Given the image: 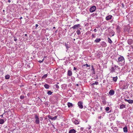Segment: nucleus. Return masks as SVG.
<instances>
[{
  "instance_id": "1",
  "label": "nucleus",
  "mask_w": 133,
  "mask_h": 133,
  "mask_svg": "<svg viewBox=\"0 0 133 133\" xmlns=\"http://www.w3.org/2000/svg\"><path fill=\"white\" fill-rule=\"evenodd\" d=\"M119 69L120 68L118 66L115 64H114L113 63H112V65L110 70V72L113 73V72H116V70H119Z\"/></svg>"
},
{
  "instance_id": "2",
  "label": "nucleus",
  "mask_w": 133,
  "mask_h": 133,
  "mask_svg": "<svg viewBox=\"0 0 133 133\" xmlns=\"http://www.w3.org/2000/svg\"><path fill=\"white\" fill-rule=\"evenodd\" d=\"M118 64L120 65L121 66H122L124 64L125 60L124 57L122 56H120L118 58L117 61Z\"/></svg>"
},
{
  "instance_id": "3",
  "label": "nucleus",
  "mask_w": 133,
  "mask_h": 133,
  "mask_svg": "<svg viewBox=\"0 0 133 133\" xmlns=\"http://www.w3.org/2000/svg\"><path fill=\"white\" fill-rule=\"evenodd\" d=\"M119 85L120 88L122 89H125L128 87V85L127 83L124 81H122L120 82Z\"/></svg>"
},
{
  "instance_id": "4",
  "label": "nucleus",
  "mask_w": 133,
  "mask_h": 133,
  "mask_svg": "<svg viewBox=\"0 0 133 133\" xmlns=\"http://www.w3.org/2000/svg\"><path fill=\"white\" fill-rule=\"evenodd\" d=\"M35 123L37 124H39L40 122L39 118V116L38 115H35Z\"/></svg>"
},
{
  "instance_id": "5",
  "label": "nucleus",
  "mask_w": 133,
  "mask_h": 133,
  "mask_svg": "<svg viewBox=\"0 0 133 133\" xmlns=\"http://www.w3.org/2000/svg\"><path fill=\"white\" fill-rule=\"evenodd\" d=\"M96 6L93 5L90 8L89 10L91 12H92L96 10Z\"/></svg>"
},
{
  "instance_id": "6",
  "label": "nucleus",
  "mask_w": 133,
  "mask_h": 133,
  "mask_svg": "<svg viewBox=\"0 0 133 133\" xmlns=\"http://www.w3.org/2000/svg\"><path fill=\"white\" fill-rule=\"evenodd\" d=\"M83 102L81 101H79L77 104L78 105L79 108L81 109H82L83 108Z\"/></svg>"
},
{
  "instance_id": "7",
  "label": "nucleus",
  "mask_w": 133,
  "mask_h": 133,
  "mask_svg": "<svg viewBox=\"0 0 133 133\" xmlns=\"http://www.w3.org/2000/svg\"><path fill=\"white\" fill-rule=\"evenodd\" d=\"M72 121L76 125L78 124L79 123L80 121L74 119H72Z\"/></svg>"
},
{
  "instance_id": "8",
  "label": "nucleus",
  "mask_w": 133,
  "mask_h": 133,
  "mask_svg": "<svg viewBox=\"0 0 133 133\" xmlns=\"http://www.w3.org/2000/svg\"><path fill=\"white\" fill-rule=\"evenodd\" d=\"M80 26H81V25L79 24H76V25H74L72 27V28L74 29H78V28Z\"/></svg>"
},
{
  "instance_id": "9",
  "label": "nucleus",
  "mask_w": 133,
  "mask_h": 133,
  "mask_svg": "<svg viewBox=\"0 0 133 133\" xmlns=\"http://www.w3.org/2000/svg\"><path fill=\"white\" fill-rule=\"evenodd\" d=\"M109 93L110 95H112L114 94L115 92L113 90L111 89L110 90Z\"/></svg>"
},
{
  "instance_id": "10",
  "label": "nucleus",
  "mask_w": 133,
  "mask_h": 133,
  "mask_svg": "<svg viewBox=\"0 0 133 133\" xmlns=\"http://www.w3.org/2000/svg\"><path fill=\"white\" fill-rule=\"evenodd\" d=\"M112 17V15H109L106 17V20L107 21H108L109 20H110L111 19Z\"/></svg>"
},
{
  "instance_id": "11",
  "label": "nucleus",
  "mask_w": 133,
  "mask_h": 133,
  "mask_svg": "<svg viewBox=\"0 0 133 133\" xmlns=\"http://www.w3.org/2000/svg\"><path fill=\"white\" fill-rule=\"evenodd\" d=\"M81 30V28H78L77 29V30L76 31V32L78 35H79L81 34V32L80 31Z\"/></svg>"
},
{
  "instance_id": "12",
  "label": "nucleus",
  "mask_w": 133,
  "mask_h": 133,
  "mask_svg": "<svg viewBox=\"0 0 133 133\" xmlns=\"http://www.w3.org/2000/svg\"><path fill=\"white\" fill-rule=\"evenodd\" d=\"M101 45L104 47H105L107 45L106 43L104 42H101Z\"/></svg>"
},
{
  "instance_id": "13",
  "label": "nucleus",
  "mask_w": 133,
  "mask_h": 133,
  "mask_svg": "<svg viewBox=\"0 0 133 133\" xmlns=\"http://www.w3.org/2000/svg\"><path fill=\"white\" fill-rule=\"evenodd\" d=\"M76 131L74 129H71L70 130L69 133H76Z\"/></svg>"
},
{
  "instance_id": "14",
  "label": "nucleus",
  "mask_w": 133,
  "mask_h": 133,
  "mask_svg": "<svg viewBox=\"0 0 133 133\" xmlns=\"http://www.w3.org/2000/svg\"><path fill=\"white\" fill-rule=\"evenodd\" d=\"M72 75V71L70 70H68V75L70 76H71Z\"/></svg>"
},
{
  "instance_id": "15",
  "label": "nucleus",
  "mask_w": 133,
  "mask_h": 133,
  "mask_svg": "<svg viewBox=\"0 0 133 133\" xmlns=\"http://www.w3.org/2000/svg\"><path fill=\"white\" fill-rule=\"evenodd\" d=\"M123 130L124 132L127 133L128 132L127 128V126H126L123 128Z\"/></svg>"
},
{
  "instance_id": "16",
  "label": "nucleus",
  "mask_w": 133,
  "mask_h": 133,
  "mask_svg": "<svg viewBox=\"0 0 133 133\" xmlns=\"http://www.w3.org/2000/svg\"><path fill=\"white\" fill-rule=\"evenodd\" d=\"M44 86L45 88L46 89H49L50 87L49 85L46 84H45Z\"/></svg>"
},
{
  "instance_id": "17",
  "label": "nucleus",
  "mask_w": 133,
  "mask_h": 133,
  "mask_svg": "<svg viewBox=\"0 0 133 133\" xmlns=\"http://www.w3.org/2000/svg\"><path fill=\"white\" fill-rule=\"evenodd\" d=\"M126 107L125 106V105H124L123 104L121 105L120 106V109H122L124 108H125Z\"/></svg>"
},
{
  "instance_id": "18",
  "label": "nucleus",
  "mask_w": 133,
  "mask_h": 133,
  "mask_svg": "<svg viewBox=\"0 0 133 133\" xmlns=\"http://www.w3.org/2000/svg\"><path fill=\"white\" fill-rule=\"evenodd\" d=\"M101 39L100 38H97L94 41V42L96 43H99L101 41Z\"/></svg>"
},
{
  "instance_id": "19",
  "label": "nucleus",
  "mask_w": 133,
  "mask_h": 133,
  "mask_svg": "<svg viewBox=\"0 0 133 133\" xmlns=\"http://www.w3.org/2000/svg\"><path fill=\"white\" fill-rule=\"evenodd\" d=\"M118 78L117 76L115 77H113L112 80L114 81V82H116Z\"/></svg>"
},
{
  "instance_id": "20",
  "label": "nucleus",
  "mask_w": 133,
  "mask_h": 133,
  "mask_svg": "<svg viewBox=\"0 0 133 133\" xmlns=\"http://www.w3.org/2000/svg\"><path fill=\"white\" fill-rule=\"evenodd\" d=\"M68 107H73V104L70 102H68Z\"/></svg>"
},
{
  "instance_id": "21",
  "label": "nucleus",
  "mask_w": 133,
  "mask_h": 133,
  "mask_svg": "<svg viewBox=\"0 0 133 133\" xmlns=\"http://www.w3.org/2000/svg\"><path fill=\"white\" fill-rule=\"evenodd\" d=\"M132 40L131 39H128V43L129 44L131 45L132 44Z\"/></svg>"
},
{
  "instance_id": "22",
  "label": "nucleus",
  "mask_w": 133,
  "mask_h": 133,
  "mask_svg": "<svg viewBox=\"0 0 133 133\" xmlns=\"http://www.w3.org/2000/svg\"><path fill=\"white\" fill-rule=\"evenodd\" d=\"M52 93L53 92H51V91L49 90L48 91L47 94H48L49 95H51L52 94Z\"/></svg>"
},
{
  "instance_id": "23",
  "label": "nucleus",
  "mask_w": 133,
  "mask_h": 133,
  "mask_svg": "<svg viewBox=\"0 0 133 133\" xmlns=\"http://www.w3.org/2000/svg\"><path fill=\"white\" fill-rule=\"evenodd\" d=\"M4 121L3 119H0V124H2L4 123Z\"/></svg>"
},
{
  "instance_id": "24",
  "label": "nucleus",
  "mask_w": 133,
  "mask_h": 133,
  "mask_svg": "<svg viewBox=\"0 0 133 133\" xmlns=\"http://www.w3.org/2000/svg\"><path fill=\"white\" fill-rule=\"evenodd\" d=\"M98 84V83L97 82H95L94 83H93L91 84V85H97Z\"/></svg>"
},
{
  "instance_id": "25",
  "label": "nucleus",
  "mask_w": 133,
  "mask_h": 133,
  "mask_svg": "<svg viewBox=\"0 0 133 133\" xmlns=\"http://www.w3.org/2000/svg\"><path fill=\"white\" fill-rule=\"evenodd\" d=\"M128 103L129 104H132L133 103V100L131 99H128Z\"/></svg>"
},
{
  "instance_id": "26",
  "label": "nucleus",
  "mask_w": 133,
  "mask_h": 133,
  "mask_svg": "<svg viewBox=\"0 0 133 133\" xmlns=\"http://www.w3.org/2000/svg\"><path fill=\"white\" fill-rule=\"evenodd\" d=\"M10 76L9 75H7L5 76V79H8L9 78Z\"/></svg>"
},
{
  "instance_id": "27",
  "label": "nucleus",
  "mask_w": 133,
  "mask_h": 133,
  "mask_svg": "<svg viewBox=\"0 0 133 133\" xmlns=\"http://www.w3.org/2000/svg\"><path fill=\"white\" fill-rule=\"evenodd\" d=\"M47 74H45V75H44L42 77V78L43 79H45V78H46L47 76Z\"/></svg>"
},
{
  "instance_id": "28",
  "label": "nucleus",
  "mask_w": 133,
  "mask_h": 133,
  "mask_svg": "<svg viewBox=\"0 0 133 133\" xmlns=\"http://www.w3.org/2000/svg\"><path fill=\"white\" fill-rule=\"evenodd\" d=\"M86 66L87 67L89 68H88V69H90V65H88L87 64H84L83 65V66Z\"/></svg>"
},
{
  "instance_id": "29",
  "label": "nucleus",
  "mask_w": 133,
  "mask_h": 133,
  "mask_svg": "<svg viewBox=\"0 0 133 133\" xmlns=\"http://www.w3.org/2000/svg\"><path fill=\"white\" fill-rule=\"evenodd\" d=\"M108 42L110 44L112 42V41L111 40V39L109 37L108 38Z\"/></svg>"
},
{
  "instance_id": "30",
  "label": "nucleus",
  "mask_w": 133,
  "mask_h": 133,
  "mask_svg": "<svg viewBox=\"0 0 133 133\" xmlns=\"http://www.w3.org/2000/svg\"><path fill=\"white\" fill-rule=\"evenodd\" d=\"M57 117V116H55L54 117H52V120H55L56 119Z\"/></svg>"
},
{
  "instance_id": "31",
  "label": "nucleus",
  "mask_w": 133,
  "mask_h": 133,
  "mask_svg": "<svg viewBox=\"0 0 133 133\" xmlns=\"http://www.w3.org/2000/svg\"><path fill=\"white\" fill-rule=\"evenodd\" d=\"M110 110V108L109 107H107L105 108V110L106 111H108Z\"/></svg>"
},
{
  "instance_id": "32",
  "label": "nucleus",
  "mask_w": 133,
  "mask_h": 133,
  "mask_svg": "<svg viewBox=\"0 0 133 133\" xmlns=\"http://www.w3.org/2000/svg\"><path fill=\"white\" fill-rule=\"evenodd\" d=\"M54 86L56 88H57V89H59V86L57 84H55L54 85Z\"/></svg>"
},
{
  "instance_id": "33",
  "label": "nucleus",
  "mask_w": 133,
  "mask_h": 133,
  "mask_svg": "<svg viewBox=\"0 0 133 133\" xmlns=\"http://www.w3.org/2000/svg\"><path fill=\"white\" fill-rule=\"evenodd\" d=\"M48 117L49 118L52 120V116H51L50 115H48Z\"/></svg>"
},
{
  "instance_id": "34",
  "label": "nucleus",
  "mask_w": 133,
  "mask_h": 133,
  "mask_svg": "<svg viewBox=\"0 0 133 133\" xmlns=\"http://www.w3.org/2000/svg\"><path fill=\"white\" fill-rule=\"evenodd\" d=\"M65 46L66 47V48L67 49H68L69 47L68 45L67 44H65Z\"/></svg>"
},
{
  "instance_id": "35",
  "label": "nucleus",
  "mask_w": 133,
  "mask_h": 133,
  "mask_svg": "<svg viewBox=\"0 0 133 133\" xmlns=\"http://www.w3.org/2000/svg\"><path fill=\"white\" fill-rule=\"evenodd\" d=\"M62 88L63 89H65L66 87L65 86V87H64V85H61Z\"/></svg>"
},
{
  "instance_id": "36",
  "label": "nucleus",
  "mask_w": 133,
  "mask_h": 133,
  "mask_svg": "<svg viewBox=\"0 0 133 133\" xmlns=\"http://www.w3.org/2000/svg\"><path fill=\"white\" fill-rule=\"evenodd\" d=\"M24 97L23 95H21L20 96V98L21 99H23L24 98Z\"/></svg>"
},
{
  "instance_id": "37",
  "label": "nucleus",
  "mask_w": 133,
  "mask_h": 133,
  "mask_svg": "<svg viewBox=\"0 0 133 133\" xmlns=\"http://www.w3.org/2000/svg\"><path fill=\"white\" fill-rule=\"evenodd\" d=\"M91 128V126H90L89 125V127H87L86 128V129L87 130H89Z\"/></svg>"
},
{
  "instance_id": "38",
  "label": "nucleus",
  "mask_w": 133,
  "mask_h": 133,
  "mask_svg": "<svg viewBox=\"0 0 133 133\" xmlns=\"http://www.w3.org/2000/svg\"><path fill=\"white\" fill-rule=\"evenodd\" d=\"M92 38H95V34H92Z\"/></svg>"
},
{
  "instance_id": "39",
  "label": "nucleus",
  "mask_w": 133,
  "mask_h": 133,
  "mask_svg": "<svg viewBox=\"0 0 133 133\" xmlns=\"http://www.w3.org/2000/svg\"><path fill=\"white\" fill-rule=\"evenodd\" d=\"M44 60V59H43L42 60H39L38 61V62H39L40 63H41Z\"/></svg>"
},
{
  "instance_id": "40",
  "label": "nucleus",
  "mask_w": 133,
  "mask_h": 133,
  "mask_svg": "<svg viewBox=\"0 0 133 133\" xmlns=\"http://www.w3.org/2000/svg\"><path fill=\"white\" fill-rule=\"evenodd\" d=\"M80 130L81 131H83L84 130V128H80Z\"/></svg>"
},
{
  "instance_id": "41",
  "label": "nucleus",
  "mask_w": 133,
  "mask_h": 133,
  "mask_svg": "<svg viewBox=\"0 0 133 133\" xmlns=\"http://www.w3.org/2000/svg\"><path fill=\"white\" fill-rule=\"evenodd\" d=\"M92 70H93V71H94V66H92Z\"/></svg>"
},
{
  "instance_id": "42",
  "label": "nucleus",
  "mask_w": 133,
  "mask_h": 133,
  "mask_svg": "<svg viewBox=\"0 0 133 133\" xmlns=\"http://www.w3.org/2000/svg\"><path fill=\"white\" fill-rule=\"evenodd\" d=\"M114 128L115 129V130H116V132H117V131L118 130L115 127Z\"/></svg>"
},
{
  "instance_id": "43",
  "label": "nucleus",
  "mask_w": 133,
  "mask_h": 133,
  "mask_svg": "<svg viewBox=\"0 0 133 133\" xmlns=\"http://www.w3.org/2000/svg\"><path fill=\"white\" fill-rule=\"evenodd\" d=\"M94 31L95 32H96L97 31V30L96 29H95L94 30Z\"/></svg>"
},
{
  "instance_id": "44",
  "label": "nucleus",
  "mask_w": 133,
  "mask_h": 133,
  "mask_svg": "<svg viewBox=\"0 0 133 133\" xmlns=\"http://www.w3.org/2000/svg\"><path fill=\"white\" fill-rule=\"evenodd\" d=\"M124 100L125 101L128 102V99H124Z\"/></svg>"
},
{
  "instance_id": "45",
  "label": "nucleus",
  "mask_w": 133,
  "mask_h": 133,
  "mask_svg": "<svg viewBox=\"0 0 133 133\" xmlns=\"http://www.w3.org/2000/svg\"><path fill=\"white\" fill-rule=\"evenodd\" d=\"M119 26H117V28H116L117 29H119Z\"/></svg>"
},
{
  "instance_id": "46",
  "label": "nucleus",
  "mask_w": 133,
  "mask_h": 133,
  "mask_svg": "<svg viewBox=\"0 0 133 133\" xmlns=\"http://www.w3.org/2000/svg\"><path fill=\"white\" fill-rule=\"evenodd\" d=\"M38 24H36V28L38 26Z\"/></svg>"
},
{
  "instance_id": "47",
  "label": "nucleus",
  "mask_w": 133,
  "mask_h": 133,
  "mask_svg": "<svg viewBox=\"0 0 133 133\" xmlns=\"http://www.w3.org/2000/svg\"><path fill=\"white\" fill-rule=\"evenodd\" d=\"M17 39L16 38H15L14 39V40L15 41H17Z\"/></svg>"
},
{
  "instance_id": "48",
  "label": "nucleus",
  "mask_w": 133,
  "mask_h": 133,
  "mask_svg": "<svg viewBox=\"0 0 133 133\" xmlns=\"http://www.w3.org/2000/svg\"><path fill=\"white\" fill-rule=\"evenodd\" d=\"M77 69V68L75 67H74V70H76Z\"/></svg>"
},
{
  "instance_id": "49",
  "label": "nucleus",
  "mask_w": 133,
  "mask_h": 133,
  "mask_svg": "<svg viewBox=\"0 0 133 133\" xmlns=\"http://www.w3.org/2000/svg\"><path fill=\"white\" fill-rule=\"evenodd\" d=\"M101 116H100L99 117V119H101Z\"/></svg>"
},
{
  "instance_id": "50",
  "label": "nucleus",
  "mask_w": 133,
  "mask_h": 133,
  "mask_svg": "<svg viewBox=\"0 0 133 133\" xmlns=\"http://www.w3.org/2000/svg\"><path fill=\"white\" fill-rule=\"evenodd\" d=\"M8 2L9 3H10V2H11V1H10V0H9L8 1Z\"/></svg>"
},
{
  "instance_id": "51",
  "label": "nucleus",
  "mask_w": 133,
  "mask_h": 133,
  "mask_svg": "<svg viewBox=\"0 0 133 133\" xmlns=\"http://www.w3.org/2000/svg\"><path fill=\"white\" fill-rule=\"evenodd\" d=\"M22 17H21L20 18V19H22Z\"/></svg>"
},
{
  "instance_id": "52",
  "label": "nucleus",
  "mask_w": 133,
  "mask_h": 133,
  "mask_svg": "<svg viewBox=\"0 0 133 133\" xmlns=\"http://www.w3.org/2000/svg\"><path fill=\"white\" fill-rule=\"evenodd\" d=\"M24 35H25V36H27V34H25Z\"/></svg>"
},
{
  "instance_id": "53",
  "label": "nucleus",
  "mask_w": 133,
  "mask_h": 133,
  "mask_svg": "<svg viewBox=\"0 0 133 133\" xmlns=\"http://www.w3.org/2000/svg\"><path fill=\"white\" fill-rule=\"evenodd\" d=\"M79 85L78 84H76V86H78Z\"/></svg>"
},
{
  "instance_id": "54",
  "label": "nucleus",
  "mask_w": 133,
  "mask_h": 133,
  "mask_svg": "<svg viewBox=\"0 0 133 133\" xmlns=\"http://www.w3.org/2000/svg\"><path fill=\"white\" fill-rule=\"evenodd\" d=\"M55 27H53V29H55Z\"/></svg>"
},
{
  "instance_id": "55",
  "label": "nucleus",
  "mask_w": 133,
  "mask_h": 133,
  "mask_svg": "<svg viewBox=\"0 0 133 133\" xmlns=\"http://www.w3.org/2000/svg\"><path fill=\"white\" fill-rule=\"evenodd\" d=\"M89 132H90V133H91V131H89Z\"/></svg>"
},
{
  "instance_id": "56",
  "label": "nucleus",
  "mask_w": 133,
  "mask_h": 133,
  "mask_svg": "<svg viewBox=\"0 0 133 133\" xmlns=\"http://www.w3.org/2000/svg\"><path fill=\"white\" fill-rule=\"evenodd\" d=\"M57 84H59V83H57Z\"/></svg>"
},
{
  "instance_id": "57",
  "label": "nucleus",
  "mask_w": 133,
  "mask_h": 133,
  "mask_svg": "<svg viewBox=\"0 0 133 133\" xmlns=\"http://www.w3.org/2000/svg\"><path fill=\"white\" fill-rule=\"evenodd\" d=\"M36 85V84H35V85Z\"/></svg>"
},
{
  "instance_id": "58",
  "label": "nucleus",
  "mask_w": 133,
  "mask_h": 133,
  "mask_svg": "<svg viewBox=\"0 0 133 133\" xmlns=\"http://www.w3.org/2000/svg\"><path fill=\"white\" fill-rule=\"evenodd\" d=\"M4 11V10H3V11Z\"/></svg>"
}]
</instances>
